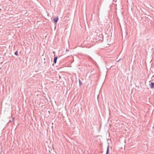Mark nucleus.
Instances as JSON below:
<instances>
[{
	"instance_id": "1",
	"label": "nucleus",
	"mask_w": 154,
	"mask_h": 154,
	"mask_svg": "<svg viewBox=\"0 0 154 154\" xmlns=\"http://www.w3.org/2000/svg\"><path fill=\"white\" fill-rule=\"evenodd\" d=\"M149 85L151 89H152L154 88V82H151L149 84Z\"/></svg>"
},
{
	"instance_id": "2",
	"label": "nucleus",
	"mask_w": 154,
	"mask_h": 154,
	"mask_svg": "<svg viewBox=\"0 0 154 154\" xmlns=\"http://www.w3.org/2000/svg\"><path fill=\"white\" fill-rule=\"evenodd\" d=\"M58 19H59V18L58 17L54 18L53 20H54V22L56 24H57V22H58Z\"/></svg>"
},
{
	"instance_id": "3",
	"label": "nucleus",
	"mask_w": 154,
	"mask_h": 154,
	"mask_svg": "<svg viewBox=\"0 0 154 154\" xmlns=\"http://www.w3.org/2000/svg\"><path fill=\"white\" fill-rule=\"evenodd\" d=\"M57 58H58V57L57 56L55 57H54V63L55 64H56V63Z\"/></svg>"
},
{
	"instance_id": "4",
	"label": "nucleus",
	"mask_w": 154,
	"mask_h": 154,
	"mask_svg": "<svg viewBox=\"0 0 154 154\" xmlns=\"http://www.w3.org/2000/svg\"><path fill=\"white\" fill-rule=\"evenodd\" d=\"M79 85L80 86L82 85V83L80 79H79Z\"/></svg>"
},
{
	"instance_id": "5",
	"label": "nucleus",
	"mask_w": 154,
	"mask_h": 154,
	"mask_svg": "<svg viewBox=\"0 0 154 154\" xmlns=\"http://www.w3.org/2000/svg\"><path fill=\"white\" fill-rule=\"evenodd\" d=\"M109 152V146H108L106 154H108Z\"/></svg>"
},
{
	"instance_id": "6",
	"label": "nucleus",
	"mask_w": 154,
	"mask_h": 154,
	"mask_svg": "<svg viewBox=\"0 0 154 154\" xmlns=\"http://www.w3.org/2000/svg\"><path fill=\"white\" fill-rule=\"evenodd\" d=\"M14 54L16 56H18V53L17 51H16L15 52Z\"/></svg>"
},
{
	"instance_id": "7",
	"label": "nucleus",
	"mask_w": 154,
	"mask_h": 154,
	"mask_svg": "<svg viewBox=\"0 0 154 154\" xmlns=\"http://www.w3.org/2000/svg\"><path fill=\"white\" fill-rule=\"evenodd\" d=\"M12 120H13V122L14 123V117H12Z\"/></svg>"
},
{
	"instance_id": "8",
	"label": "nucleus",
	"mask_w": 154,
	"mask_h": 154,
	"mask_svg": "<svg viewBox=\"0 0 154 154\" xmlns=\"http://www.w3.org/2000/svg\"><path fill=\"white\" fill-rule=\"evenodd\" d=\"M100 36L101 37H102L103 38V35L102 34L100 35Z\"/></svg>"
},
{
	"instance_id": "9",
	"label": "nucleus",
	"mask_w": 154,
	"mask_h": 154,
	"mask_svg": "<svg viewBox=\"0 0 154 154\" xmlns=\"http://www.w3.org/2000/svg\"><path fill=\"white\" fill-rule=\"evenodd\" d=\"M66 52H69V50H68L67 49H66Z\"/></svg>"
},
{
	"instance_id": "10",
	"label": "nucleus",
	"mask_w": 154,
	"mask_h": 154,
	"mask_svg": "<svg viewBox=\"0 0 154 154\" xmlns=\"http://www.w3.org/2000/svg\"><path fill=\"white\" fill-rule=\"evenodd\" d=\"M120 60V59L119 60H118V61H117V62H119V61Z\"/></svg>"
},
{
	"instance_id": "11",
	"label": "nucleus",
	"mask_w": 154,
	"mask_h": 154,
	"mask_svg": "<svg viewBox=\"0 0 154 154\" xmlns=\"http://www.w3.org/2000/svg\"><path fill=\"white\" fill-rule=\"evenodd\" d=\"M90 57V58L91 59H92V58H91V57Z\"/></svg>"
}]
</instances>
